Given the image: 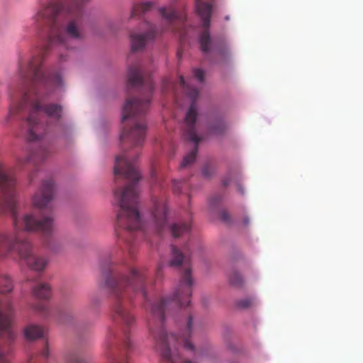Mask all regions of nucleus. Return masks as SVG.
I'll return each instance as SVG.
<instances>
[{
	"instance_id": "1",
	"label": "nucleus",
	"mask_w": 363,
	"mask_h": 363,
	"mask_svg": "<svg viewBox=\"0 0 363 363\" xmlns=\"http://www.w3.org/2000/svg\"><path fill=\"white\" fill-rule=\"evenodd\" d=\"M84 0H50L40 6L34 16L35 27L46 33L47 44L38 51L27 62H20L19 75L22 80L30 82L31 90L25 93L22 101L11 108L10 116L21 111L24 106H30L27 118L28 139L35 141L41 138V130H45L42 122V114L49 118L59 120L62 116L61 106L50 104L43 107L40 99L49 95L55 88L62 86V81L57 73H45L41 65L47 52L56 48L61 60L65 57L61 50L72 48V43L84 38L82 27V16L84 12Z\"/></svg>"
},
{
	"instance_id": "2",
	"label": "nucleus",
	"mask_w": 363,
	"mask_h": 363,
	"mask_svg": "<svg viewBox=\"0 0 363 363\" xmlns=\"http://www.w3.org/2000/svg\"><path fill=\"white\" fill-rule=\"evenodd\" d=\"M0 191L2 194V203L0 206L3 212H9L13 219L15 234L13 235L0 234V245L9 252L16 250L22 260L28 267L35 271H43L47 260L37 257L33 253L32 245L24 239V232H40L49 235L53 230V219L50 216L37 220L32 214L20 216L16 205V178L12 172L7 170L0 163Z\"/></svg>"
},
{
	"instance_id": "3",
	"label": "nucleus",
	"mask_w": 363,
	"mask_h": 363,
	"mask_svg": "<svg viewBox=\"0 0 363 363\" xmlns=\"http://www.w3.org/2000/svg\"><path fill=\"white\" fill-rule=\"evenodd\" d=\"M154 88L151 77L145 74L140 64L135 63L129 67L127 91L132 89H137L140 96H128L123 106V129L120 135V141L122 144L130 145L135 147L143 144L147 129L145 116Z\"/></svg>"
},
{
	"instance_id": "4",
	"label": "nucleus",
	"mask_w": 363,
	"mask_h": 363,
	"mask_svg": "<svg viewBox=\"0 0 363 363\" xmlns=\"http://www.w3.org/2000/svg\"><path fill=\"white\" fill-rule=\"evenodd\" d=\"M114 175L130 180V183L123 189H116L114 196L116 199L120 211L117 215V226L123 230L121 233L116 231L117 236L130 241L126 238L133 233L142 228L143 223L138 212V191L137 182L140 175L130 160V156L125 151L116 157Z\"/></svg>"
},
{
	"instance_id": "5",
	"label": "nucleus",
	"mask_w": 363,
	"mask_h": 363,
	"mask_svg": "<svg viewBox=\"0 0 363 363\" xmlns=\"http://www.w3.org/2000/svg\"><path fill=\"white\" fill-rule=\"evenodd\" d=\"M196 11L202 21L203 30L199 37L201 51L205 54L213 52L224 59L230 57V50L223 39L212 38L208 28L211 24L212 4L206 0H194Z\"/></svg>"
},
{
	"instance_id": "6",
	"label": "nucleus",
	"mask_w": 363,
	"mask_h": 363,
	"mask_svg": "<svg viewBox=\"0 0 363 363\" xmlns=\"http://www.w3.org/2000/svg\"><path fill=\"white\" fill-rule=\"evenodd\" d=\"M179 82L186 94L192 100L185 117L184 136L186 140L194 143L195 145L194 149L184 157L181 163V168H186L195 161L198 152V143L201 140V138L197 135L195 128L197 118V105L196 101L199 96V90L189 86L182 76L179 77Z\"/></svg>"
},
{
	"instance_id": "7",
	"label": "nucleus",
	"mask_w": 363,
	"mask_h": 363,
	"mask_svg": "<svg viewBox=\"0 0 363 363\" xmlns=\"http://www.w3.org/2000/svg\"><path fill=\"white\" fill-rule=\"evenodd\" d=\"M153 207L151 211V225L160 232L167 225V209L164 198H152Z\"/></svg>"
},
{
	"instance_id": "8",
	"label": "nucleus",
	"mask_w": 363,
	"mask_h": 363,
	"mask_svg": "<svg viewBox=\"0 0 363 363\" xmlns=\"http://www.w3.org/2000/svg\"><path fill=\"white\" fill-rule=\"evenodd\" d=\"M55 184L52 179L43 181L41 188L32 198L33 205L39 209L48 208L54 197Z\"/></svg>"
},
{
	"instance_id": "9",
	"label": "nucleus",
	"mask_w": 363,
	"mask_h": 363,
	"mask_svg": "<svg viewBox=\"0 0 363 363\" xmlns=\"http://www.w3.org/2000/svg\"><path fill=\"white\" fill-rule=\"evenodd\" d=\"M13 314L12 306L8 301L0 303V335L11 340L15 337L11 323Z\"/></svg>"
},
{
	"instance_id": "10",
	"label": "nucleus",
	"mask_w": 363,
	"mask_h": 363,
	"mask_svg": "<svg viewBox=\"0 0 363 363\" xmlns=\"http://www.w3.org/2000/svg\"><path fill=\"white\" fill-rule=\"evenodd\" d=\"M145 25L148 27V30L145 33H130V38L132 51H138L143 49L149 41L153 40L155 38L157 33L155 26L148 23H146Z\"/></svg>"
},
{
	"instance_id": "11",
	"label": "nucleus",
	"mask_w": 363,
	"mask_h": 363,
	"mask_svg": "<svg viewBox=\"0 0 363 363\" xmlns=\"http://www.w3.org/2000/svg\"><path fill=\"white\" fill-rule=\"evenodd\" d=\"M160 13L165 20L166 23L169 24V27L167 28V30H172L175 33L179 32L182 36V31L178 30L176 25L178 24L183 26L185 21V16L182 13H178L172 6L161 8L160 9Z\"/></svg>"
},
{
	"instance_id": "12",
	"label": "nucleus",
	"mask_w": 363,
	"mask_h": 363,
	"mask_svg": "<svg viewBox=\"0 0 363 363\" xmlns=\"http://www.w3.org/2000/svg\"><path fill=\"white\" fill-rule=\"evenodd\" d=\"M50 152L47 147H42L36 152L29 156L24 158L18 157L16 160V167L21 169L30 164L35 166L38 162L45 160L50 155Z\"/></svg>"
},
{
	"instance_id": "13",
	"label": "nucleus",
	"mask_w": 363,
	"mask_h": 363,
	"mask_svg": "<svg viewBox=\"0 0 363 363\" xmlns=\"http://www.w3.org/2000/svg\"><path fill=\"white\" fill-rule=\"evenodd\" d=\"M33 295L39 299L47 300L51 296V289L48 284H38L33 289Z\"/></svg>"
},
{
	"instance_id": "14",
	"label": "nucleus",
	"mask_w": 363,
	"mask_h": 363,
	"mask_svg": "<svg viewBox=\"0 0 363 363\" xmlns=\"http://www.w3.org/2000/svg\"><path fill=\"white\" fill-rule=\"evenodd\" d=\"M190 229V223L183 222L174 223L170 227L171 233L174 238H178L183 234L189 233Z\"/></svg>"
},
{
	"instance_id": "15",
	"label": "nucleus",
	"mask_w": 363,
	"mask_h": 363,
	"mask_svg": "<svg viewBox=\"0 0 363 363\" xmlns=\"http://www.w3.org/2000/svg\"><path fill=\"white\" fill-rule=\"evenodd\" d=\"M44 333L43 329L38 326L31 325L26 328L24 335L27 340H34L43 337Z\"/></svg>"
},
{
	"instance_id": "16",
	"label": "nucleus",
	"mask_w": 363,
	"mask_h": 363,
	"mask_svg": "<svg viewBox=\"0 0 363 363\" xmlns=\"http://www.w3.org/2000/svg\"><path fill=\"white\" fill-rule=\"evenodd\" d=\"M154 4L150 1L143 2L135 5L131 12V17H136L150 11L153 8Z\"/></svg>"
},
{
	"instance_id": "17",
	"label": "nucleus",
	"mask_w": 363,
	"mask_h": 363,
	"mask_svg": "<svg viewBox=\"0 0 363 363\" xmlns=\"http://www.w3.org/2000/svg\"><path fill=\"white\" fill-rule=\"evenodd\" d=\"M13 289L12 282L7 277H0V293L6 294L11 291Z\"/></svg>"
},
{
	"instance_id": "18",
	"label": "nucleus",
	"mask_w": 363,
	"mask_h": 363,
	"mask_svg": "<svg viewBox=\"0 0 363 363\" xmlns=\"http://www.w3.org/2000/svg\"><path fill=\"white\" fill-rule=\"evenodd\" d=\"M226 128L227 125L223 120H218L210 126V130L215 134H221Z\"/></svg>"
},
{
	"instance_id": "19",
	"label": "nucleus",
	"mask_w": 363,
	"mask_h": 363,
	"mask_svg": "<svg viewBox=\"0 0 363 363\" xmlns=\"http://www.w3.org/2000/svg\"><path fill=\"white\" fill-rule=\"evenodd\" d=\"M230 284L234 286L240 287L242 286L243 279L240 274L236 271H233L229 277Z\"/></svg>"
},
{
	"instance_id": "20",
	"label": "nucleus",
	"mask_w": 363,
	"mask_h": 363,
	"mask_svg": "<svg viewBox=\"0 0 363 363\" xmlns=\"http://www.w3.org/2000/svg\"><path fill=\"white\" fill-rule=\"evenodd\" d=\"M254 303L253 299L250 298H245L237 302V306L241 309H246L250 308Z\"/></svg>"
},
{
	"instance_id": "21",
	"label": "nucleus",
	"mask_w": 363,
	"mask_h": 363,
	"mask_svg": "<svg viewBox=\"0 0 363 363\" xmlns=\"http://www.w3.org/2000/svg\"><path fill=\"white\" fill-rule=\"evenodd\" d=\"M66 363H87L77 354H70L67 356Z\"/></svg>"
},
{
	"instance_id": "22",
	"label": "nucleus",
	"mask_w": 363,
	"mask_h": 363,
	"mask_svg": "<svg viewBox=\"0 0 363 363\" xmlns=\"http://www.w3.org/2000/svg\"><path fill=\"white\" fill-rule=\"evenodd\" d=\"M213 172H214L213 168L208 164L204 165V167L202 169V174L205 177H211L213 174Z\"/></svg>"
},
{
	"instance_id": "23",
	"label": "nucleus",
	"mask_w": 363,
	"mask_h": 363,
	"mask_svg": "<svg viewBox=\"0 0 363 363\" xmlns=\"http://www.w3.org/2000/svg\"><path fill=\"white\" fill-rule=\"evenodd\" d=\"M194 76L196 79H197L200 82H203L204 79V72L202 69H194Z\"/></svg>"
},
{
	"instance_id": "24",
	"label": "nucleus",
	"mask_w": 363,
	"mask_h": 363,
	"mask_svg": "<svg viewBox=\"0 0 363 363\" xmlns=\"http://www.w3.org/2000/svg\"><path fill=\"white\" fill-rule=\"evenodd\" d=\"M183 184V182L182 181H173V191L174 193L179 194L182 190V185Z\"/></svg>"
},
{
	"instance_id": "25",
	"label": "nucleus",
	"mask_w": 363,
	"mask_h": 363,
	"mask_svg": "<svg viewBox=\"0 0 363 363\" xmlns=\"http://www.w3.org/2000/svg\"><path fill=\"white\" fill-rule=\"evenodd\" d=\"M219 217L224 222H228L230 218V214L225 210H223L220 212Z\"/></svg>"
},
{
	"instance_id": "26",
	"label": "nucleus",
	"mask_w": 363,
	"mask_h": 363,
	"mask_svg": "<svg viewBox=\"0 0 363 363\" xmlns=\"http://www.w3.org/2000/svg\"><path fill=\"white\" fill-rule=\"evenodd\" d=\"M220 201V196L218 195L211 197L208 200L210 206L213 208V206Z\"/></svg>"
},
{
	"instance_id": "27",
	"label": "nucleus",
	"mask_w": 363,
	"mask_h": 363,
	"mask_svg": "<svg viewBox=\"0 0 363 363\" xmlns=\"http://www.w3.org/2000/svg\"><path fill=\"white\" fill-rule=\"evenodd\" d=\"M50 355V351L48 345L45 346V347L43 349L41 352V356L48 358Z\"/></svg>"
},
{
	"instance_id": "28",
	"label": "nucleus",
	"mask_w": 363,
	"mask_h": 363,
	"mask_svg": "<svg viewBox=\"0 0 363 363\" xmlns=\"http://www.w3.org/2000/svg\"><path fill=\"white\" fill-rule=\"evenodd\" d=\"M172 86V83L169 79H165L163 82V91H167L169 89V87Z\"/></svg>"
},
{
	"instance_id": "29",
	"label": "nucleus",
	"mask_w": 363,
	"mask_h": 363,
	"mask_svg": "<svg viewBox=\"0 0 363 363\" xmlns=\"http://www.w3.org/2000/svg\"><path fill=\"white\" fill-rule=\"evenodd\" d=\"M35 310L43 313L46 311V306L44 304L40 303L35 306Z\"/></svg>"
},
{
	"instance_id": "30",
	"label": "nucleus",
	"mask_w": 363,
	"mask_h": 363,
	"mask_svg": "<svg viewBox=\"0 0 363 363\" xmlns=\"http://www.w3.org/2000/svg\"><path fill=\"white\" fill-rule=\"evenodd\" d=\"M9 360L6 357L4 353L0 352V363H8Z\"/></svg>"
},
{
	"instance_id": "31",
	"label": "nucleus",
	"mask_w": 363,
	"mask_h": 363,
	"mask_svg": "<svg viewBox=\"0 0 363 363\" xmlns=\"http://www.w3.org/2000/svg\"><path fill=\"white\" fill-rule=\"evenodd\" d=\"M162 266L160 265L156 271V275L157 277L161 276Z\"/></svg>"
},
{
	"instance_id": "32",
	"label": "nucleus",
	"mask_w": 363,
	"mask_h": 363,
	"mask_svg": "<svg viewBox=\"0 0 363 363\" xmlns=\"http://www.w3.org/2000/svg\"><path fill=\"white\" fill-rule=\"evenodd\" d=\"M237 189H238V191L241 194H244L243 188L241 186V185H240V184H238V185H237Z\"/></svg>"
},
{
	"instance_id": "33",
	"label": "nucleus",
	"mask_w": 363,
	"mask_h": 363,
	"mask_svg": "<svg viewBox=\"0 0 363 363\" xmlns=\"http://www.w3.org/2000/svg\"><path fill=\"white\" fill-rule=\"evenodd\" d=\"M35 174V172H32L31 174H29V177H28V179H29V182L31 183L33 180V174Z\"/></svg>"
},
{
	"instance_id": "34",
	"label": "nucleus",
	"mask_w": 363,
	"mask_h": 363,
	"mask_svg": "<svg viewBox=\"0 0 363 363\" xmlns=\"http://www.w3.org/2000/svg\"><path fill=\"white\" fill-rule=\"evenodd\" d=\"M223 186H228V185L229 184V180H228V179H224V180L223 181Z\"/></svg>"
},
{
	"instance_id": "35",
	"label": "nucleus",
	"mask_w": 363,
	"mask_h": 363,
	"mask_svg": "<svg viewBox=\"0 0 363 363\" xmlns=\"http://www.w3.org/2000/svg\"><path fill=\"white\" fill-rule=\"evenodd\" d=\"M248 223H249V219H248V218H245V219L244 220V224L246 225H247Z\"/></svg>"
},
{
	"instance_id": "36",
	"label": "nucleus",
	"mask_w": 363,
	"mask_h": 363,
	"mask_svg": "<svg viewBox=\"0 0 363 363\" xmlns=\"http://www.w3.org/2000/svg\"><path fill=\"white\" fill-rule=\"evenodd\" d=\"M186 35V31H184V37Z\"/></svg>"
}]
</instances>
